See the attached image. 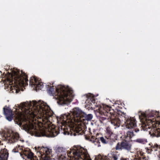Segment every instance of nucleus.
<instances>
[{
  "instance_id": "nucleus-1",
  "label": "nucleus",
  "mask_w": 160,
  "mask_h": 160,
  "mask_svg": "<svg viewBox=\"0 0 160 160\" xmlns=\"http://www.w3.org/2000/svg\"><path fill=\"white\" fill-rule=\"evenodd\" d=\"M22 113H12L8 107L3 108L6 118L11 121L14 117L16 123L26 131L36 136H44L48 134L52 137L59 133L58 127H55L48 120L52 113L46 103L40 100L38 102H23L18 105Z\"/></svg>"
},
{
  "instance_id": "nucleus-2",
  "label": "nucleus",
  "mask_w": 160,
  "mask_h": 160,
  "mask_svg": "<svg viewBox=\"0 0 160 160\" xmlns=\"http://www.w3.org/2000/svg\"><path fill=\"white\" fill-rule=\"evenodd\" d=\"M54 89L53 86L51 87L48 91L49 93L53 94ZM55 89L57 93L55 98L58 99L57 102L59 104H67L72 101L73 96L72 90L61 85L55 87Z\"/></svg>"
},
{
  "instance_id": "nucleus-3",
  "label": "nucleus",
  "mask_w": 160,
  "mask_h": 160,
  "mask_svg": "<svg viewBox=\"0 0 160 160\" xmlns=\"http://www.w3.org/2000/svg\"><path fill=\"white\" fill-rule=\"evenodd\" d=\"M68 116L67 119L66 120H64V123L66 125L69 127V129L71 132V134L76 136L78 133V135L82 134L83 131L82 130L83 124H79L77 125L73 122L72 119H69Z\"/></svg>"
},
{
  "instance_id": "nucleus-4",
  "label": "nucleus",
  "mask_w": 160,
  "mask_h": 160,
  "mask_svg": "<svg viewBox=\"0 0 160 160\" xmlns=\"http://www.w3.org/2000/svg\"><path fill=\"white\" fill-rule=\"evenodd\" d=\"M12 83H14L17 87L24 86L28 80L22 75H20L19 72L13 71L11 75Z\"/></svg>"
},
{
  "instance_id": "nucleus-5",
  "label": "nucleus",
  "mask_w": 160,
  "mask_h": 160,
  "mask_svg": "<svg viewBox=\"0 0 160 160\" xmlns=\"http://www.w3.org/2000/svg\"><path fill=\"white\" fill-rule=\"evenodd\" d=\"M41 148L40 149V152H42V151H43V154H41V158L39 157V160H50L51 159L50 157L52 156L51 154V150L48 148Z\"/></svg>"
},
{
  "instance_id": "nucleus-6",
  "label": "nucleus",
  "mask_w": 160,
  "mask_h": 160,
  "mask_svg": "<svg viewBox=\"0 0 160 160\" xmlns=\"http://www.w3.org/2000/svg\"><path fill=\"white\" fill-rule=\"evenodd\" d=\"M5 136L7 137V139L8 140L10 143H13L15 142L19 138V135L18 133L7 132L5 135Z\"/></svg>"
},
{
  "instance_id": "nucleus-7",
  "label": "nucleus",
  "mask_w": 160,
  "mask_h": 160,
  "mask_svg": "<svg viewBox=\"0 0 160 160\" xmlns=\"http://www.w3.org/2000/svg\"><path fill=\"white\" fill-rule=\"evenodd\" d=\"M139 116L140 117L141 116L145 118V121L143 122V125L146 127V128H151V126H152V120L151 119H148L146 118H145L146 115L144 113H142L141 112H139Z\"/></svg>"
},
{
  "instance_id": "nucleus-8",
  "label": "nucleus",
  "mask_w": 160,
  "mask_h": 160,
  "mask_svg": "<svg viewBox=\"0 0 160 160\" xmlns=\"http://www.w3.org/2000/svg\"><path fill=\"white\" fill-rule=\"evenodd\" d=\"M30 85L32 87H34L35 90H37L38 89H39V87L42 86L43 83L42 82H39L37 80L36 78L35 77H32L30 81Z\"/></svg>"
},
{
  "instance_id": "nucleus-9",
  "label": "nucleus",
  "mask_w": 160,
  "mask_h": 160,
  "mask_svg": "<svg viewBox=\"0 0 160 160\" xmlns=\"http://www.w3.org/2000/svg\"><path fill=\"white\" fill-rule=\"evenodd\" d=\"M72 114L74 117L78 118V120L81 121L82 120V118L84 112L78 108H74L72 111Z\"/></svg>"
},
{
  "instance_id": "nucleus-10",
  "label": "nucleus",
  "mask_w": 160,
  "mask_h": 160,
  "mask_svg": "<svg viewBox=\"0 0 160 160\" xmlns=\"http://www.w3.org/2000/svg\"><path fill=\"white\" fill-rule=\"evenodd\" d=\"M125 124L126 128L128 129L133 128L136 126V120L133 118L127 120Z\"/></svg>"
},
{
  "instance_id": "nucleus-11",
  "label": "nucleus",
  "mask_w": 160,
  "mask_h": 160,
  "mask_svg": "<svg viewBox=\"0 0 160 160\" xmlns=\"http://www.w3.org/2000/svg\"><path fill=\"white\" fill-rule=\"evenodd\" d=\"M8 153L6 148L2 149L0 152V160H7Z\"/></svg>"
},
{
  "instance_id": "nucleus-12",
  "label": "nucleus",
  "mask_w": 160,
  "mask_h": 160,
  "mask_svg": "<svg viewBox=\"0 0 160 160\" xmlns=\"http://www.w3.org/2000/svg\"><path fill=\"white\" fill-rule=\"evenodd\" d=\"M152 128V129L149 132V134L152 137L160 136V128H156L154 126Z\"/></svg>"
},
{
  "instance_id": "nucleus-13",
  "label": "nucleus",
  "mask_w": 160,
  "mask_h": 160,
  "mask_svg": "<svg viewBox=\"0 0 160 160\" xmlns=\"http://www.w3.org/2000/svg\"><path fill=\"white\" fill-rule=\"evenodd\" d=\"M122 149H125L129 151L131 150L132 146L131 144L125 141L122 142Z\"/></svg>"
},
{
  "instance_id": "nucleus-14",
  "label": "nucleus",
  "mask_w": 160,
  "mask_h": 160,
  "mask_svg": "<svg viewBox=\"0 0 160 160\" xmlns=\"http://www.w3.org/2000/svg\"><path fill=\"white\" fill-rule=\"evenodd\" d=\"M73 154L76 159H81L83 160L81 157V155H82L79 150H77L73 151Z\"/></svg>"
},
{
  "instance_id": "nucleus-15",
  "label": "nucleus",
  "mask_w": 160,
  "mask_h": 160,
  "mask_svg": "<svg viewBox=\"0 0 160 160\" xmlns=\"http://www.w3.org/2000/svg\"><path fill=\"white\" fill-rule=\"evenodd\" d=\"M83 114V115L82 118V120H81L80 122H83L85 120L87 121H90L92 118V116L91 114L87 115L84 113Z\"/></svg>"
},
{
  "instance_id": "nucleus-16",
  "label": "nucleus",
  "mask_w": 160,
  "mask_h": 160,
  "mask_svg": "<svg viewBox=\"0 0 160 160\" xmlns=\"http://www.w3.org/2000/svg\"><path fill=\"white\" fill-rule=\"evenodd\" d=\"M23 154H22V155H24L25 156H26L27 157V158L28 159V160H29L30 159L32 158H33V153L31 152H28V151H25L23 152Z\"/></svg>"
},
{
  "instance_id": "nucleus-17",
  "label": "nucleus",
  "mask_w": 160,
  "mask_h": 160,
  "mask_svg": "<svg viewBox=\"0 0 160 160\" xmlns=\"http://www.w3.org/2000/svg\"><path fill=\"white\" fill-rule=\"evenodd\" d=\"M111 123L115 126H119L120 124V121L118 118H116L114 119H112L111 121Z\"/></svg>"
},
{
  "instance_id": "nucleus-18",
  "label": "nucleus",
  "mask_w": 160,
  "mask_h": 160,
  "mask_svg": "<svg viewBox=\"0 0 160 160\" xmlns=\"http://www.w3.org/2000/svg\"><path fill=\"white\" fill-rule=\"evenodd\" d=\"M134 135L133 132H132L128 131L126 134L125 135V138H129V139L131 138Z\"/></svg>"
},
{
  "instance_id": "nucleus-19",
  "label": "nucleus",
  "mask_w": 160,
  "mask_h": 160,
  "mask_svg": "<svg viewBox=\"0 0 160 160\" xmlns=\"http://www.w3.org/2000/svg\"><path fill=\"white\" fill-rule=\"evenodd\" d=\"M115 149L116 150L122 149V142H121L120 144L119 143L117 144L116 147Z\"/></svg>"
},
{
  "instance_id": "nucleus-20",
  "label": "nucleus",
  "mask_w": 160,
  "mask_h": 160,
  "mask_svg": "<svg viewBox=\"0 0 160 160\" xmlns=\"http://www.w3.org/2000/svg\"><path fill=\"white\" fill-rule=\"evenodd\" d=\"M63 129L64 130V132H63V133L64 134H69L70 132L68 131V128H67V129L68 130L67 131H66L65 128H63Z\"/></svg>"
},
{
  "instance_id": "nucleus-21",
  "label": "nucleus",
  "mask_w": 160,
  "mask_h": 160,
  "mask_svg": "<svg viewBox=\"0 0 160 160\" xmlns=\"http://www.w3.org/2000/svg\"><path fill=\"white\" fill-rule=\"evenodd\" d=\"M100 140L103 143H106L105 140L103 137H101L100 138Z\"/></svg>"
},
{
  "instance_id": "nucleus-22",
  "label": "nucleus",
  "mask_w": 160,
  "mask_h": 160,
  "mask_svg": "<svg viewBox=\"0 0 160 160\" xmlns=\"http://www.w3.org/2000/svg\"><path fill=\"white\" fill-rule=\"evenodd\" d=\"M38 160V159L37 158L36 156H33V158H32L31 159H30L29 160Z\"/></svg>"
},
{
  "instance_id": "nucleus-23",
  "label": "nucleus",
  "mask_w": 160,
  "mask_h": 160,
  "mask_svg": "<svg viewBox=\"0 0 160 160\" xmlns=\"http://www.w3.org/2000/svg\"><path fill=\"white\" fill-rule=\"evenodd\" d=\"M113 158L114 160H117L118 159L117 157L115 156H114L113 157Z\"/></svg>"
},
{
  "instance_id": "nucleus-24",
  "label": "nucleus",
  "mask_w": 160,
  "mask_h": 160,
  "mask_svg": "<svg viewBox=\"0 0 160 160\" xmlns=\"http://www.w3.org/2000/svg\"><path fill=\"white\" fill-rule=\"evenodd\" d=\"M19 91H20V90H16V93H18V92Z\"/></svg>"
},
{
  "instance_id": "nucleus-25",
  "label": "nucleus",
  "mask_w": 160,
  "mask_h": 160,
  "mask_svg": "<svg viewBox=\"0 0 160 160\" xmlns=\"http://www.w3.org/2000/svg\"><path fill=\"white\" fill-rule=\"evenodd\" d=\"M60 158L61 159H63V157H62V156H60Z\"/></svg>"
},
{
  "instance_id": "nucleus-26",
  "label": "nucleus",
  "mask_w": 160,
  "mask_h": 160,
  "mask_svg": "<svg viewBox=\"0 0 160 160\" xmlns=\"http://www.w3.org/2000/svg\"><path fill=\"white\" fill-rule=\"evenodd\" d=\"M135 132H137V131H138V129H137V131H136V130L135 129Z\"/></svg>"
},
{
  "instance_id": "nucleus-27",
  "label": "nucleus",
  "mask_w": 160,
  "mask_h": 160,
  "mask_svg": "<svg viewBox=\"0 0 160 160\" xmlns=\"http://www.w3.org/2000/svg\"><path fill=\"white\" fill-rule=\"evenodd\" d=\"M23 158H24V156H22Z\"/></svg>"
}]
</instances>
